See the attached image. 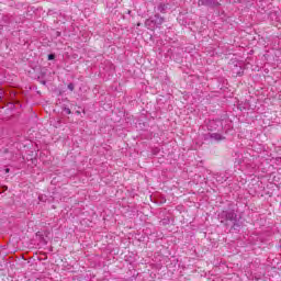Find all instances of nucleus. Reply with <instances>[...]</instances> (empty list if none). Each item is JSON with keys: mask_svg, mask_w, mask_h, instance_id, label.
Masks as SVG:
<instances>
[{"mask_svg": "<svg viewBox=\"0 0 281 281\" xmlns=\"http://www.w3.org/2000/svg\"><path fill=\"white\" fill-rule=\"evenodd\" d=\"M234 74H236L237 76H243V68L241 67H236L234 70Z\"/></svg>", "mask_w": 281, "mask_h": 281, "instance_id": "1", "label": "nucleus"}, {"mask_svg": "<svg viewBox=\"0 0 281 281\" xmlns=\"http://www.w3.org/2000/svg\"><path fill=\"white\" fill-rule=\"evenodd\" d=\"M199 5H210V2H205V0H199Z\"/></svg>", "mask_w": 281, "mask_h": 281, "instance_id": "2", "label": "nucleus"}, {"mask_svg": "<svg viewBox=\"0 0 281 281\" xmlns=\"http://www.w3.org/2000/svg\"><path fill=\"white\" fill-rule=\"evenodd\" d=\"M48 60H54V55H48Z\"/></svg>", "mask_w": 281, "mask_h": 281, "instance_id": "3", "label": "nucleus"}, {"mask_svg": "<svg viewBox=\"0 0 281 281\" xmlns=\"http://www.w3.org/2000/svg\"><path fill=\"white\" fill-rule=\"evenodd\" d=\"M7 172H10V169H7Z\"/></svg>", "mask_w": 281, "mask_h": 281, "instance_id": "4", "label": "nucleus"}]
</instances>
